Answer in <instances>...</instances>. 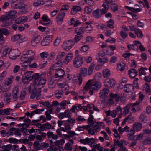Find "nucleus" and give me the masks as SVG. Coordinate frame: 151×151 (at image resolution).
I'll return each instance as SVG.
<instances>
[{
  "label": "nucleus",
  "mask_w": 151,
  "mask_h": 151,
  "mask_svg": "<svg viewBox=\"0 0 151 151\" xmlns=\"http://www.w3.org/2000/svg\"><path fill=\"white\" fill-rule=\"evenodd\" d=\"M45 78L39 76L35 78L32 84H31L28 88L29 92L31 93L30 98L33 99L35 97L37 100L40 99L41 95V89L45 86L46 82Z\"/></svg>",
  "instance_id": "nucleus-1"
},
{
  "label": "nucleus",
  "mask_w": 151,
  "mask_h": 151,
  "mask_svg": "<svg viewBox=\"0 0 151 151\" xmlns=\"http://www.w3.org/2000/svg\"><path fill=\"white\" fill-rule=\"evenodd\" d=\"M93 81L91 80H89L86 83V85L83 88V91H81L80 93L83 94L87 93L88 90H89V93L91 95L93 94L95 90H98L101 87V83L99 82H96L93 84H91V82Z\"/></svg>",
  "instance_id": "nucleus-2"
},
{
  "label": "nucleus",
  "mask_w": 151,
  "mask_h": 151,
  "mask_svg": "<svg viewBox=\"0 0 151 151\" xmlns=\"http://www.w3.org/2000/svg\"><path fill=\"white\" fill-rule=\"evenodd\" d=\"M35 52L32 50H28L25 53L23 54L20 57V60L21 63H24L26 65H28L27 61H33L35 58Z\"/></svg>",
  "instance_id": "nucleus-3"
},
{
  "label": "nucleus",
  "mask_w": 151,
  "mask_h": 151,
  "mask_svg": "<svg viewBox=\"0 0 151 151\" xmlns=\"http://www.w3.org/2000/svg\"><path fill=\"white\" fill-rule=\"evenodd\" d=\"M39 77V74L36 73L34 74L32 71H28L25 73L22 77V82L24 84L29 83L32 79Z\"/></svg>",
  "instance_id": "nucleus-4"
},
{
  "label": "nucleus",
  "mask_w": 151,
  "mask_h": 151,
  "mask_svg": "<svg viewBox=\"0 0 151 151\" xmlns=\"http://www.w3.org/2000/svg\"><path fill=\"white\" fill-rule=\"evenodd\" d=\"M17 1L18 0H9V1L11 3V5L12 8L21 9L24 13H26L27 10L31 7V4L29 3L26 4H15L14 3Z\"/></svg>",
  "instance_id": "nucleus-5"
},
{
  "label": "nucleus",
  "mask_w": 151,
  "mask_h": 151,
  "mask_svg": "<svg viewBox=\"0 0 151 151\" xmlns=\"http://www.w3.org/2000/svg\"><path fill=\"white\" fill-rule=\"evenodd\" d=\"M75 42L73 40L70 39L63 42L62 45L63 49L67 51H69L75 45Z\"/></svg>",
  "instance_id": "nucleus-6"
},
{
  "label": "nucleus",
  "mask_w": 151,
  "mask_h": 151,
  "mask_svg": "<svg viewBox=\"0 0 151 151\" xmlns=\"http://www.w3.org/2000/svg\"><path fill=\"white\" fill-rule=\"evenodd\" d=\"M84 58L82 57H75L73 61V66L76 68L81 67L84 63Z\"/></svg>",
  "instance_id": "nucleus-7"
},
{
  "label": "nucleus",
  "mask_w": 151,
  "mask_h": 151,
  "mask_svg": "<svg viewBox=\"0 0 151 151\" xmlns=\"http://www.w3.org/2000/svg\"><path fill=\"white\" fill-rule=\"evenodd\" d=\"M54 35H47L44 37L41 42V45L43 46L49 45L53 40Z\"/></svg>",
  "instance_id": "nucleus-8"
},
{
  "label": "nucleus",
  "mask_w": 151,
  "mask_h": 151,
  "mask_svg": "<svg viewBox=\"0 0 151 151\" xmlns=\"http://www.w3.org/2000/svg\"><path fill=\"white\" fill-rule=\"evenodd\" d=\"M21 55V52L18 49H11L9 53V57L12 60H14Z\"/></svg>",
  "instance_id": "nucleus-9"
},
{
  "label": "nucleus",
  "mask_w": 151,
  "mask_h": 151,
  "mask_svg": "<svg viewBox=\"0 0 151 151\" xmlns=\"http://www.w3.org/2000/svg\"><path fill=\"white\" fill-rule=\"evenodd\" d=\"M14 80V77L12 76L6 78L5 80L4 83V89L6 91H8L10 89L11 84Z\"/></svg>",
  "instance_id": "nucleus-10"
},
{
  "label": "nucleus",
  "mask_w": 151,
  "mask_h": 151,
  "mask_svg": "<svg viewBox=\"0 0 151 151\" xmlns=\"http://www.w3.org/2000/svg\"><path fill=\"white\" fill-rule=\"evenodd\" d=\"M40 39L41 37L40 35H35L31 38L30 41V43L32 46L35 47L40 42Z\"/></svg>",
  "instance_id": "nucleus-11"
},
{
  "label": "nucleus",
  "mask_w": 151,
  "mask_h": 151,
  "mask_svg": "<svg viewBox=\"0 0 151 151\" xmlns=\"http://www.w3.org/2000/svg\"><path fill=\"white\" fill-rule=\"evenodd\" d=\"M73 55L72 52L67 53L65 55V58L63 61V63L65 65H67L73 60Z\"/></svg>",
  "instance_id": "nucleus-12"
},
{
  "label": "nucleus",
  "mask_w": 151,
  "mask_h": 151,
  "mask_svg": "<svg viewBox=\"0 0 151 151\" xmlns=\"http://www.w3.org/2000/svg\"><path fill=\"white\" fill-rule=\"evenodd\" d=\"M65 15V13L63 12H60L57 15L56 17V21L58 25H61L63 21V19Z\"/></svg>",
  "instance_id": "nucleus-13"
},
{
  "label": "nucleus",
  "mask_w": 151,
  "mask_h": 151,
  "mask_svg": "<svg viewBox=\"0 0 151 151\" xmlns=\"http://www.w3.org/2000/svg\"><path fill=\"white\" fill-rule=\"evenodd\" d=\"M101 128L98 125H94L93 127L90 128L88 130V133L91 135H94L96 133H97L100 131Z\"/></svg>",
  "instance_id": "nucleus-14"
},
{
  "label": "nucleus",
  "mask_w": 151,
  "mask_h": 151,
  "mask_svg": "<svg viewBox=\"0 0 151 151\" xmlns=\"http://www.w3.org/2000/svg\"><path fill=\"white\" fill-rule=\"evenodd\" d=\"M83 78L81 76H74L72 82L74 84L81 86L82 83Z\"/></svg>",
  "instance_id": "nucleus-15"
},
{
  "label": "nucleus",
  "mask_w": 151,
  "mask_h": 151,
  "mask_svg": "<svg viewBox=\"0 0 151 151\" xmlns=\"http://www.w3.org/2000/svg\"><path fill=\"white\" fill-rule=\"evenodd\" d=\"M142 126L141 124L139 122H137L134 123L133 125V130L131 129L130 130V132L132 134L131 135L134 134L133 130L135 132H138L142 128Z\"/></svg>",
  "instance_id": "nucleus-16"
},
{
  "label": "nucleus",
  "mask_w": 151,
  "mask_h": 151,
  "mask_svg": "<svg viewBox=\"0 0 151 151\" xmlns=\"http://www.w3.org/2000/svg\"><path fill=\"white\" fill-rule=\"evenodd\" d=\"M28 20V18L27 16H24L19 17L17 18L15 21V23L18 24H23Z\"/></svg>",
  "instance_id": "nucleus-17"
},
{
  "label": "nucleus",
  "mask_w": 151,
  "mask_h": 151,
  "mask_svg": "<svg viewBox=\"0 0 151 151\" xmlns=\"http://www.w3.org/2000/svg\"><path fill=\"white\" fill-rule=\"evenodd\" d=\"M110 99L109 101L112 104L114 103V98H115V100L116 102H117L119 101L120 98V96L119 94L118 93H116L114 94L113 93H111L110 94Z\"/></svg>",
  "instance_id": "nucleus-18"
},
{
  "label": "nucleus",
  "mask_w": 151,
  "mask_h": 151,
  "mask_svg": "<svg viewBox=\"0 0 151 151\" xmlns=\"http://www.w3.org/2000/svg\"><path fill=\"white\" fill-rule=\"evenodd\" d=\"M70 110H65L64 112L60 113L58 114V118L60 119H62L64 118H70Z\"/></svg>",
  "instance_id": "nucleus-19"
},
{
  "label": "nucleus",
  "mask_w": 151,
  "mask_h": 151,
  "mask_svg": "<svg viewBox=\"0 0 151 151\" xmlns=\"http://www.w3.org/2000/svg\"><path fill=\"white\" fill-rule=\"evenodd\" d=\"M149 119L146 115V113L144 112L142 113L139 117V120L141 122H143L145 123V125L147 126L148 124V122L149 121Z\"/></svg>",
  "instance_id": "nucleus-20"
},
{
  "label": "nucleus",
  "mask_w": 151,
  "mask_h": 151,
  "mask_svg": "<svg viewBox=\"0 0 151 151\" xmlns=\"http://www.w3.org/2000/svg\"><path fill=\"white\" fill-rule=\"evenodd\" d=\"M32 61H27V62L28 63V65H26L24 64V63H20V65L23 68H26L28 67H29L30 68H35L37 67L38 65L37 64L35 63H33L32 64H31V62Z\"/></svg>",
  "instance_id": "nucleus-21"
},
{
  "label": "nucleus",
  "mask_w": 151,
  "mask_h": 151,
  "mask_svg": "<svg viewBox=\"0 0 151 151\" xmlns=\"http://www.w3.org/2000/svg\"><path fill=\"white\" fill-rule=\"evenodd\" d=\"M65 74L64 70L62 69H60L56 71L55 77L56 78H61L64 77Z\"/></svg>",
  "instance_id": "nucleus-22"
},
{
  "label": "nucleus",
  "mask_w": 151,
  "mask_h": 151,
  "mask_svg": "<svg viewBox=\"0 0 151 151\" xmlns=\"http://www.w3.org/2000/svg\"><path fill=\"white\" fill-rule=\"evenodd\" d=\"M42 20L45 22H48L41 24L44 25L48 26L50 25H51L52 24V21L50 20L48 16L46 14H44L42 16Z\"/></svg>",
  "instance_id": "nucleus-23"
},
{
  "label": "nucleus",
  "mask_w": 151,
  "mask_h": 151,
  "mask_svg": "<svg viewBox=\"0 0 151 151\" xmlns=\"http://www.w3.org/2000/svg\"><path fill=\"white\" fill-rule=\"evenodd\" d=\"M66 55L65 52L64 51H59L56 56V60H57L63 61L64 58Z\"/></svg>",
  "instance_id": "nucleus-24"
},
{
  "label": "nucleus",
  "mask_w": 151,
  "mask_h": 151,
  "mask_svg": "<svg viewBox=\"0 0 151 151\" xmlns=\"http://www.w3.org/2000/svg\"><path fill=\"white\" fill-rule=\"evenodd\" d=\"M109 92V90L107 88H105L101 90L99 93V96L101 98H103L107 96Z\"/></svg>",
  "instance_id": "nucleus-25"
},
{
  "label": "nucleus",
  "mask_w": 151,
  "mask_h": 151,
  "mask_svg": "<svg viewBox=\"0 0 151 151\" xmlns=\"http://www.w3.org/2000/svg\"><path fill=\"white\" fill-rule=\"evenodd\" d=\"M82 10V8L80 6H74L72 8L71 14L72 15H75L78 12L81 11Z\"/></svg>",
  "instance_id": "nucleus-26"
},
{
  "label": "nucleus",
  "mask_w": 151,
  "mask_h": 151,
  "mask_svg": "<svg viewBox=\"0 0 151 151\" xmlns=\"http://www.w3.org/2000/svg\"><path fill=\"white\" fill-rule=\"evenodd\" d=\"M57 61L53 65L51 68L54 70H57L59 68L61 67L63 64V61L57 60Z\"/></svg>",
  "instance_id": "nucleus-27"
},
{
  "label": "nucleus",
  "mask_w": 151,
  "mask_h": 151,
  "mask_svg": "<svg viewBox=\"0 0 151 151\" xmlns=\"http://www.w3.org/2000/svg\"><path fill=\"white\" fill-rule=\"evenodd\" d=\"M122 109L120 107H118L116 110H114L112 111L111 113V116L113 118H114L116 117L117 114H121Z\"/></svg>",
  "instance_id": "nucleus-28"
},
{
  "label": "nucleus",
  "mask_w": 151,
  "mask_h": 151,
  "mask_svg": "<svg viewBox=\"0 0 151 151\" xmlns=\"http://www.w3.org/2000/svg\"><path fill=\"white\" fill-rule=\"evenodd\" d=\"M137 71L135 69H133L130 70L128 71V74L131 78H134L137 75Z\"/></svg>",
  "instance_id": "nucleus-29"
},
{
  "label": "nucleus",
  "mask_w": 151,
  "mask_h": 151,
  "mask_svg": "<svg viewBox=\"0 0 151 151\" xmlns=\"http://www.w3.org/2000/svg\"><path fill=\"white\" fill-rule=\"evenodd\" d=\"M18 88L17 87H15L12 91V95L13 96V98L14 100H16L18 98Z\"/></svg>",
  "instance_id": "nucleus-30"
},
{
  "label": "nucleus",
  "mask_w": 151,
  "mask_h": 151,
  "mask_svg": "<svg viewBox=\"0 0 151 151\" xmlns=\"http://www.w3.org/2000/svg\"><path fill=\"white\" fill-rule=\"evenodd\" d=\"M71 104V103L70 101L64 100L60 103L59 105L60 106L61 109H66V104Z\"/></svg>",
  "instance_id": "nucleus-31"
},
{
  "label": "nucleus",
  "mask_w": 151,
  "mask_h": 151,
  "mask_svg": "<svg viewBox=\"0 0 151 151\" xmlns=\"http://www.w3.org/2000/svg\"><path fill=\"white\" fill-rule=\"evenodd\" d=\"M58 86L60 88H64V90L65 91L69 90V87L68 84L66 82L58 84Z\"/></svg>",
  "instance_id": "nucleus-32"
},
{
  "label": "nucleus",
  "mask_w": 151,
  "mask_h": 151,
  "mask_svg": "<svg viewBox=\"0 0 151 151\" xmlns=\"http://www.w3.org/2000/svg\"><path fill=\"white\" fill-rule=\"evenodd\" d=\"M87 69L86 68H81L80 71L79 76H83L84 77H86L87 75Z\"/></svg>",
  "instance_id": "nucleus-33"
},
{
  "label": "nucleus",
  "mask_w": 151,
  "mask_h": 151,
  "mask_svg": "<svg viewBox=\"0 0 151 151\" xmlns=\"http://www.w3.org/2000/svg\"><path fill=\"white\" fill-rule=\"evenodd\" d=\"M40 143L39 141L35 140L34 141L33 144V147L34 150L36 151H38L40 150H42L41 147V145H39Z\"/></svg>",
  "instance_id": "nucleus-34"
},
{
  "label": "nucleus",
  "mask_w": 151,
  "mask_h": 151,
  "mask_svg": "<svg viewBox=\"0 0 151 151\" xmlns=\"http://www.w3.org/2000/svg\"><path fill=\"white\" fill-rule=\"evenodd\" d=\"M95 67V64L94 63H92L89 66L88 70H87L88 75H91Z\"/></svg>",
  "instance_id": "nucleus-35"
},
{
  "label": "nucleus",
  "mask_w": 151,
  "mask_h": 151,
  "mask_svg": "<svg viewBox=\"0 0 151 151\" xmlns=\"http://www.w3.org/2000/svg\"><path fill=\"white\" fill-rule=\"evenodd\" d=\"M47 135L49 138H52L54 140H56L58 138V136L53 134L52 132L49 131L47 132Z\"/></svg>",
  "instance_id": "nucleus-36"
},
{
  "label": "nucleus",
  "mask_w": 151,
  "mask_h": 151,
  "mask_svg": "<svg viewBox=\"0 0 151 151\" xmlns=\"http://www.w3.org/2000/svg\"><path fill=\"white\" fill-rule=\"evenodd\" d=\"M11 111V109L10 108H7L4 109V110H0V114L9 115L10 114V112Z\"/></svg>",
  "instance_id": "nucleus-37"
},
{
  "label": "nucleus",
  "mask_w": 151,
  "mask_h": 151,
  "mask_svg": "<svg viewBox=\"0 0 151 151\" xmlns=\"http://www.w3.org/2000/svg\"><path fill=\"white\" fill-rule=\"evenodd\" d=\"M92 14L93 16L97 19L100 18L101 16V14L100 13L99 9H97L94 11Z\"/></svg>",
  "instance_id": "nucleus-38"
},
{
  "label": "nucleus",
  "mask_w": 151,
  "mask_h": 151,
  "mask_svg": "<svg viewBox=\"0 0 151 151\" xmlns=\"http://www.w3.org/2000/svg\"><path fill=\"white\" fill-rule=\"evenodd\" d=\"M147 68L146 67H141L138 70L139 75H145L146 74L145 71L147 70Z\"/></svg>",
  "instance_id": "nucleus-39"
},
{
  "label": "nucleus",
  "mask_w": 151,
  "mask_h": 151,
  "mask_svg": "<svg viewBox=\"0 0 151 151\" xmlns=\"http://www.w3.org/2000/svg\"><path fill=\"white\" fill-rule=\"evenodd\" d=\"M103 76L104 78H107L110 76V72L109 69H106L103 70Z\"/></svg>",
  "instance_id": "nucleus-40"
},
{
  "label": "nucleus",
  "mask_w": 151,
  "mask_h": 151,
  "mask_svg": "<svg viewBox=\"0 0 151 151\" xmlns=\"http://www.w3.org/2000/svg\"><path fill=\"white\" fill-rule=\"evenodd\" d=\"M56 86L55 81L53 79H51L49 83V87L52 89L54 88Z\"/></svg>",
  "instance_id": "nucleus-41"
},
{
  "label": "nucleus",
  "mask_w": 151,
  "mask_h": 151,
  "mask_svg": "<svg viewBox=\"0 0 151 151\" xmlns=\"http://www.w3.org/2000/svg\"><path fill=\"white\" fill-rule=\"evenodd\" d=\"M83 37V35L80 34H78L76 35L73 40L75 42V44L76 43H77L79 42Z\"/></svg>",
  "instance_id": "nucleus-42"
},
{
  "label": "nucleus",
  "mask_w": 151,
  "mask_h": 151,
  "mask_svg": "<svg viewBox=\"0 0 151 151\" xmlns=\"http://www.w3.org/2000/svg\"><path fill=\"white\" fill-rule=\"evenodd\" d=\"M133 88V86L132 85L127 84L124 86V89L126 92H130Z\"/></svg>",
  "instance_id": "nucleus-43"
},
{
  "label": "nucleus",
  "mask_w": 151,
  "mask_h": 151,
  "mask_svg": "<svg viewBox=\"0 0 151 151\" xmlns=\"http://www.w3.org/2000/svg\"><path fill=\"white\" fill-rule=\"evenodd\" d=\"M56 97L58 99H60L63 96V92L61 90H57L55 91Z\"/></svg>",
  "instance_id": "nucleus-44"
},
{
  "label": "nucleus",
  "mask_w": 151,
  "mask_h": 151,
  "mask_svg": "<svg viewBox=\"0 0 151 151\" xmlns=\"http://www.w3.org/2000/svg\"><path fill=\"white\" fill-rule=\"evenodd\" d=\"M22 35L20 34H17L12 36L11 38V40L13 42L17 41L20 38Z\"/></svg>",
  "instance_id": "nucleus-45"
},
{
  "label": "nucleus",
  "mask_w": 151,
  "mask_h": 151,
  "mask_svg": "<svg viewBox=\"0 0 151 151\" xmlns=\"http://www.w3.org/2000/svg\"><path fill=\"white\" fill-rule=\"evenodd\" d=\"M98 62L101 63V64H104L107 63L109 61V59L106 57L104 58H100L98 59Z\"/></svg>",
  "instance_id": "nucleus-46"
},
{
  "label": "nucleus",
  "mask_w": 151,
  "mask_h": 151,
  "mask_svg": "<svg viewBox=\"0 0 151 151\" xmlns=\"http://www.w3.org/2000/svg\"><path fill=\"white\" fill-rule=\"evenodd\" d=\"M61 41V38L60 37H57L53 42V45L54 46H58Z\"/></svg>",
  "instance_id": "nucleus-47"
},
{
  "label": "nucleus",
  "mask_w": 151,
  "mask_h": 151,
  "mask_svg": "<svg viewBox=\"0 0 151 151\" xmlns=\"http://www.w3.org/2000/svg\"><path fill=\"white\" fill-rule=\"evenodd\" d=\"M85 31L87 33H90L93 30V27L91 25L86 26L84 27Z\"/></svg>",
  "instance_id": "nucleus-48"
},
{
  "label": "nucleus",
  "mask_w": 151,
  "mask_h": 151,
  "mask_svg": "<svg viewBox=\"0 0 151 151\" xmlns=\"http://www.w3.org/2000/svg\"><path fill=\"white\" fill-rule=\"evenodd\" d=\"M125 7L128 8V9L134 12H140L142 10V9L140 8H134L129 7L127 6H125Z\"/></svg>",
  "instance_id": "nucleus-49"
},
{
  "label": "nucleus",
  "mask_w": 151,
  "mask_h": 151,
  "mask_svg": "<svg viewBox=\"0 0 151 151\" xmlns=\"http://www.w3.org/2000/svg\"><path fill=\"white\" fill-rule=\"evenodd\" d=\"M16 14V12L15 11H11L6 13V14L8 15L10 19Z\"/></svg>",
  "instance_id": "nucleus-50"
},
{
  "label": "nucleus",
  "mask_w": 151,
  "mask_h": 151,
  "mask_svg": "<svg viewBox=\"0 0 151 151\" xmlns=\"http://www.w3.org/2000/svg\"><path fill=\"white\" fill-rule=\"evenodd\" d=\"M105 55V52L103 51L100 50L99 51L97 55L96 56V59H98L100 58L101 57H103Z\"/></svg>",
  "instance_id": "nucleus-51"
},
{
  "label": "nucleus",
  "mask_w": 151,
  "mask_h": 151,
  "mask_svg": "<svg viewBox=\"0 0 151 151\" xmlns=\"http://www.w3.org/2000/svg\"><path fill=\"white\" fill-rule=\"evenodd\" d=\"M11 49L10 48H6L3 50V56H6L8 54L9 56V53L10 52Z\"/></svg>",
  "instance_id": "nucleus-52"
},
{
  "label": "nucleus",
  "mask_w": 151,
  "mask_h": 151,
  "mask_svg": "<svg viewBox=\"0 0 151 151\" xmlns=\"http://www.w3.org/2000/svg\"><path fill=\"white\" fill-rule=\"evenodd\" d=\"M40 56L41 58L45 59L49 56L48 52L46 51H44L40 54Z\"/></svg>",
  "instance_id": "nucleus-53"
},
{
  "label": "nucleus",
  "mask_w": 151,
  "mask_h": 151,
  "mask_svg": "<svg viewBox=\"0 0 151 151\" xmlns=\"http://www.w3.org/2000/svg\"><path fill=\"white\" fill-rule=\"evenodd\" d=\"M38 29L41 32H49V30H48L47 29H49L48 28H46L45 27L39 26L38 27Z\"/></svg>",
  "instance_id": "nucleus-54"
},
{
  "label": "nucleus",
  "mask_w": 151,
  "mask_h": 151,
  "mask_svg": "<svg viewBox=\"0 0 151 151\" xmlns=\"http://www.w3.org/2000/svg\"><path fill=\"white\" fill-rule=\"evenodd\" d=\"M134 33L137 35V37L140 38H142L143 37V34L142 32L138 29L135 30Z\"/></svg>",
  "instance_id": "nucleus-55"
},
{
  "label": "nucleus",
  "mask_w": 151,
  "mask_h": 151,
  "mask_svg": "<svg viewBox=\"0 0 151 151\" xmlns=\"http://www.w3.org/2000/svg\"><path fill=\"white\" fill-rule=\"evenodd\" d=\"M89 48V47L88 45H85L81 47L80 51L82 52H85L87 51Z\"/></svg>",
  "instance_id": "nucleus-56"
},
{
  "label": "nucleus",
  "mask_w": 151,
  "mask_h": 151,
  "mask_svg": "<svg viewBox=\"0 0 151 151\" xmlns=\"http://www.w3.org/2000/svg\"><path fill=\"white\" fill-rule=\"evenodd\" d=\"M114 21L112 19H110L107 22V26L110 28H113L114 27Z\"/></svg>",
  "instance_id": "nucleus-57"
},
{
  "label": "nucleus",
  "mask_w": 151,
  "mask_h": 151,
  "mask_svg": "<svg viewBox=\"0 0 151 151\" xmlns=\"http://www.w3.org/2000/svg\"><path fill=\"white\" fill-rule=\"evenodd\" d=\"M7 71L6 70L3 71L0 74V81L3 80L6 76L7 75Z\"/></svg>",
  "instance_id": "nucleus-58"
},
{
  "label": "nucleus",
  "mask_w": 151,
  "mask_h": 151,
  "mask_svg": "<svg viewBox=\"0 0 151 151\" xmlns=\"http://www.w3.org/2000/svg\"><path fill=\"white\" fill-rule=\"evenodd\" d=\"M84 10L86 13L88 14L91 12L93 9L89 6H86L84 8Z\"/></svg>",
  "instance_id": "nucleus-59"
},
{
  "label": "nucleus",
  "mask_w": 151,
  "mask_h": 151,
  "mask_svg": "<svg viewBox=\"0 0 151 151\" xmlns=\"http://www.w3.org/2000/svg\"><path fill=\"white\" fill-rule=\"evenodd\" d=\"M56 54L55 52L52 51L49 54L48 59L50 60H52L54 59L56 56Z\"/></svg>",
  "instance_id": "nucleus-60"
},
{
  "label": "nucleus",
  "mask_w": 151,
  "mask_h": 151,
  "mask_svg": "<svg viewBox=\"0 0 151 151\" xmlns=\"http://www.w3.org/2000/svg\"><path fill=\"white\" fill-rule=\"evenodd\" d=\"M1 98L2 99L5 100L7 102H8L10 100L7 93L6 92L3 93Z\"/></svg>",
  "instance_id": "nucleus-61"
},
{
  "label": "nucleus",
  "mask_w": 151,
  "mask_h": 151,
  "mask_svg": "<svg viewBox=\"0 0 151 151\" xmlns=\"http://www.w3.org/2000/svg\"><path fill=\"white\" fill-rule=\"evenodd\" d=\"M12 24V20L9 21H6L5 22H3L1 24L2 27H6L10 26Z\"/></svg>",
  "instance_id": "nucleus-62"
},
{
  "label": "nucleus",
  "mask_w": 151,
  "mask_h": 151,
  "mask_svg": "<svg viewBox=\"0 0 151 151\" xmlns=\"http://www.w3.org/2000/svg\"><path fill=\"white\" fill-rule=\"evenodd\" d=\"M118 71L122 72L123 71V63H119L117 64L116 68Z\"/></svg>",
  "instance_id": "nucleus-63"
},
{
  "label": "nucleus",
  "mask_w": 151,
  "mask_h": 151,
  "mask_svg": "<svg viewBox=\"0 0 151 151\" xmlns=\"http://www.w3.org/2000/svg\"><path fill=\"white\" fill-rule=\"evenodd\" d=\"M93 147L96 148L99 151H103V148L100 146V144L93 145Z\"/></svg>",
  "instance_id": "nucleus-64"
}]
</instances>
